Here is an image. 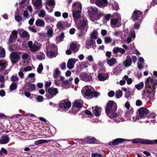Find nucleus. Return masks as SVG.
Returning <instances> with one entry per match:
<instances>
[{"instance_id": "obj_50", "label": "nucleus", "mask_w": 157, "mask_h": 157, "mask_svg": "<svg viewBox=\"0 0 157 157\" xmlns=\"http://www.w3.org/2000/svg\"><path fill=\"white\" fill-rule=\"evenodd\" d=\"M47 5L49 6H54L55 5V2L54 0H49L47 2Z\"/></svg>"}, {"instance_id": "obj_35", "label": "nucleus", "mask_w": 157, "mask_h": 157, "mask_svg": "<svg viewBox=\"0 0 157 157\" xmlns=\"http://www.w3.org/2000/svg\"><path fill=\"white\" fill-rule=\"evenodd\" d=\"M6 61L5 60H2L0 61V69H5L7 66Z\"/></svg>"}, {"instance_id": "obj_61", "label": "nucleus", "mask_w": 157, "mask_h": 157, "mask_svg": "<svg viewBox=\"0 0 157 157\" xmlns=\"http://www.w3.org/2000/svg\"><path fill=\"white\" fill-rule=\"evenodd\" d=\"M86 59L87 60H88L90 62H93L94 60L93 57L91 55H89L86 58Z\"/></svg>"}, {"instance_id": "obj_6", "label": "nucleus", "mask_w": 157, "mask_h": 157, "mask_svg": "<svg viewBox=\"0 0 157 157\" xmlns=\"http://www.w3.org/2000/svg\"><path fill=\"white\" fill-rule=\"evenodd\" d=\"M28 45L30 50L32 52H36L39 50L40 48V44L37 42H35L33 44L32 41H29L28 43Z\"/></svg>"}, {"instance_id": "obj_55", "label": "nucleus", "mask_w": 157, "mask_h": 157, "mask_svg": "<svg viewBox=\"0 0 157 157\" xmlns=\"http://www.w3.org/2000/svg\"><path fill=\"white\" fill-rule=\"evenodd\" d=\"M23 16L24 17L26 18V19H28L29 18V16L27 10H25L23 12Z\"/></svg>"}, {"instance_id": "obj_26", "label": "nucleus", "mask_w": 157, "mask_h": 157, "mask_svg": "<svg viewBox=\"0 0 157 157\" xmlns=\"http://www.w3.org/2000/svg\"><path fill=\"white\" fill-rule=\"evenodd\" d=\"M48 92L50 95L54 96L58 93V91L56 88H50L48 90Z\"/></svg>"}, {"instance_id": "obj_4", "label": "nucleus", "mask_w": 157, "mask_h": 157, "mask_svg": "<svg viewBox=\"0 0 157 157\" xmlns=\"http://www.w3.org/2000/svg\"><path fill=\"white\" fill-rule=\"evenodd\" d=\"M121 16L117 13H115L112 16L110 19V25L113 28L118 27L121 25Z\"/></svg>"}, {"instance_id": "obj_59", "label": "nucleus", "mask_w": 157, "mask_h": 157, "mask_svg": "<svg viewBox=\"0 0 157 157\" xmlns=\"http://www.w3.org/2000/svg\"><path fill=\"white\" fill-rule=\"evenodd\" d=\"M91 156L92 157H102V155L101 154L95 153L92 154Z\"/></svg>"}, {"instance_id": "obj_10", "label": "nucleus", "mask_w": 157, "mask_h": 157, "mask_svg": "<svg viewBox=\"0 0 157 157\" xmlns=\"http://www.w3.org/2000/svg\"><path fill=\"white\" fill-rule=\"evenodd\" d=\"M144 59L142 57H140L137 63L138 69L147 68V66L144 63Z\"/></svg>"}, {"instance_id": "obj_18", "label": "nucleus", "mask_w": 157, "mask_h": 157, "mask_svg": "<svg viewBox=\"0 0 157 157\" xmlns=\"http://www.w3.org/2000/svg\"><path fill=\"white\" fill-rule=\"evenodd\" d=\"M82 4L79 2H74L72 6V10H77L78 11H81L82 10Z\"/></svg>"}, {"instance_id": "obj_32", "label": "nucleus", "mask_w": 157, "mask_h": 157, "mask_svg": "<svg viewBox=\"0 0 157 157\" xmlns=\"http://www.w3.org/2000/svg\"><path fill=\"white\" fill-rule=\"evenodd\" d=\"M47 55L50 58H52L55 57L56 55L55 54V52L54 51H47Z\"/></svg>"}, {"instance_id": "obj_34", "label": "nucleus", "mask_w": 157, "mask_h": 157, "mask_svg": "<svg viewBox=\"0 0 157 157\" xmlns=\"http://www.w3.org/2000/svg\"><path fill=\"white\" fill-rule=\"evenodd\" d=\"M44 19L47 22H53L54 21V18L48 15H46L44 17Z\"/></svg>"}, {"instance_id": "obj_20", "label": "nucleus", "mask_w": 157, "mask_h": 157, "mask_svg": "<svg viewBox=\"0 0 157 157\" xmlns=\"http://www.w3.org/2000/svg\"><path fill=\"white\" fill-rule=\"evenodd\" d=\"M17 36V33L16 31L13 30L12 31L9 40V43H10L13 40H15Z\"/></svg>"}, {"instance_id": "obj_24", "label": "nucleus", "mask_w": 157, "mask_h": 157, "mask_svg": "<svg viewBox=\"0 0 157 157\" xmlns=\"http://www.w3.org/2000/svg\"><path fill=\"white\" fill-rule=\"evenodd\" d=\"M35 25L37 26L43 27L45 25V23L43 20L39 18L36 20Z\"/></svg>"}, {"instance_id": "obj_33", "label": "nucleus", "mask_w": 157, "mask_h": 157, "mask_svg": "<svg viewBox=\"0 0 157 157\" xmlns=\"http://www.w3.org/2000/svg\"><path fill=\"white\" fill-rule=\"evenodd\" d=\"M38 16L40 17L44 18L46 16V13L44 10H39Z\"/></svg>"}, {"instance_id": "obj_43", "label": "nucleus", "mask_w": 157, "mask_h": 157, "mask_svg": "<svg viewBox=\"0 0 157 157\" xmlns=\"http://www.w3.org/2000/svg\"><path fill=\"white\" fill-rule=\"evenodd\" d=\"M7 154V151L4 148H2L0 150V155L2 156H4Z\"/></svg>"}, {"instance_id": "obj_31", "label": "nucleus", "mask_w": 157, "mask_h": 157, "mask_svg": "<svg viewBox=\"0 0 157 157\" xmlns=\"http://www.w3.org/2000/svg\"><path fill=\"white\" fill-rule=\"evenodd\" d=\"M47 51H56L57 48L56 45L54 44H51L48 46L47 47Z\"/></svg>"}, {"instance_id": "obj_57", "label": "nucleus", "mask_w": 157, "mask_h": 157, "mask_svg": "<svg viewBox=\"0 0 157 157\" xmlns=\"http://www.w3.org/2000/svg\"><path fill=\"white\" fill-rule=\"evenodd\" d=\"M57 26L58 29H62L63 27L62 22L61 21H59L57 24Z\"/></svg>"}, {"instance_id": "obj_17", "label": "nucleus", "mask_w": 157, "mask_h": 157, "mask_svg": "<svg viewBox=\"0 0 157 157\" xmlns=\"http://www.w3.org/2000/svg\"><path fill=\"white\" fill-rule=\"evenodd\" d=\"M71 104L70 102L62 101L59 104L61 107H63L65 109L69 108L71 106Z\"/></svg>"}, {"instance_id": "obj_11", "label": "nucleus", "mask_w": 157, "mask_h": 157, "mask_svg": "<svg viewBox=\"0 0 157 157\" xmlns=\"http://www.w3.org/2000/svg\"><path fill=\"white\" fill-rule=\"evenodd\" d=\"M10 59L11 62L13 63H16L17 60H19V56L16 52H13L11 53L10 56Z\"/></svg>"}, {"instance_id": "obj_53", "label": "nucleus", "mask_w": 157, "mask_h": 157, "mask_svg": "<svg viewBox=\"0 0 157 157\" xmlns=\"http://www.w3.org/2000/svg\"><path fill=\"white\" fill-rule=\"evenodd\" d=\"M26 2H28L29 1L27 0H23L19 3V5L20 7H23V8H24L25 7L24 5H25V3Z\"/></svg>"}, {"instance_id": "obj_62", "label": "nucleus", "mask_w": 157, "mask_h": 157, "mask_svg": "<svg viewBox=\"0 0 157 157\" xmlns=\"http://www.w3.org/2000/svg\"><path fill=\"white\" fill-rule=\"evenodd\" d=\"M64 35L63 33H62L57 38V39L61 41L64 38Z\"/></svg>"}, {"instance_id": "obj_46", "label": "nucleus", "mask_w": 157, "mask_h": 157, "mask_svg": "<svg viewBox=\"0 0 157 157\" xmlns=\"http://www.w3.org/2000/svg\"><path fill=\"white\" fill-rule=\"evenodd\" d=\"M45 56L44 53H40L37 56V58L39 60H42L45 59Z\"/></svg>"}, {"instance_id": "obj_44", "label": "nucleus", "mask_w": 157, "mask_h": 157, "mask_svg": "<svg viewBox=\"0 0 157 157\" xmlns=\"http://www.w3.org/2000/svg\"><path fill=\"white\" fill-rule=\"evenodd\" d=\"M123 32L121 31H117L114 32V35L116 37H121L123 35Z\"/></svg>"}, {"instance_id": "obj_47", "label": "nucleus", "mask_w": 157, "mask_h": 157, "mask_svg": "<svg viewBox=\"0 0 157 157\" xmlns=\"http://www.w3.org/2000/svg\"><path fill=\"white\" fill-rule=\"evenodd\" d=\"M5 56V49L1 48H0V57L3 58Z\"/></svg>"}, {"instance_id": "obj_58", "label": "nucleus", "mask_w": 157, "mask_h": 157, "mask_svg": "<svg viewBox=\"0 0 157 157\" xmlns=\"http://www.w3.org/2000/svg\"><path fill=\"white\" fill-rule=\"evenodd\" d=\"M29 36V35L28 33L25 31L23 32L21 34V36L23 37H27Z\"/></svg>"}, {"instance_id": "obj_8", "label": "nucleus", "mask_w": 157, "mask_h": 157, "mask_svg": "<svg viewBox=\"0 0 157 157\" xmlns=\"http://www.w3.org/2000/svg\"><path fill=\"white\" fill-rule=\"evenodd\" d=\"M142 12L139 10L135 11L132 13V18L134 21L140 19L141 17Z\"/></svg>"}, {"instance_id": "obj_36", "label": "nucleus", "mask_w": 157, "mask_h": 157, "mask_svg": "<svg viewBox=\"0 0 157 157\" xmlns=\"http://www.w3.org/2000/svg\"><path fill=\"white\" fill-rule=\"evenodd\" d=\"M110 4H111L113 9L115 10H117L119 7L117 3L115 2L112 1L110 2Z\"/></svg>"}, {"instance_id": "obj_12", "label": "nucleus", "mask_w": 157, "mask_h": 157, "mask_svg": "<svg viewBox=\"0 0 157 157\" xmlns=\"http://www.w3.org/2000/svg\"><path fill=\"white\" fill-rule=\"evenodd\" d=\"M78 59H71L68 61L67 67L68 69H73L74 67V65Z\"/></svg>"}, {"instance_id": "obj_45", "label": "nucleus", "mask_w": 157, "mask_h": 157, "mask_svg": "<svg viewBox=\"0 0 157 157\" xmlns=\"http://www.w3.org/2000/svg\"><path fill=\"white\" fill-rule=\"evenodd\" d=\"M118 116L114 117H113L112 118L113 119L114 121L116 122H119L121 121L123 122L124 121V119L123 118L121 117H120V118H118V120H117V118L116 117Z\"/></svg>"}, {"instance_id": "obj_37", "label": "nucleus", "mask_w": 157, "mask_h": 157, "mask_svg": "<svg viewBox=\"0 0 157 157\" xmlns=\"http://www.w3.org/2000/svg\"><path fill=\"white\" fill-rule=\"evenodd\" d=\"M116 61V59L114 58H112L110 59L107 60V63L110 66H112L113 65Z\"/></svg>"}, {"instance_id": "obj_5", "label": "nucleus", "mask_w": 157, "mask_h": 157, "mask_svg": "<svg viewBox=\"0 0 157 157\" xmlns=\"http://www.w3.org/2000/svg\"><path fill=\"white\" fill-rule=\"evenodd\" d=\"M86 90L85 95L89 96H91V98L95 97H97L100 95V93L96 91H95L93 88L90 89L88 88V86H85L82 90V92Z\"/></svg>"}, {"instance_id": "obj_40", "label": "nucleus", "mask_w": 157, "mask_h": 157, "mask_svg": "<svg viewBox=\"0 0 157 157\" xmlns=\"http://www.w3.org/2000/svg\"><path fill=\"white\" fill-rule=\"evenodd\" d=\"M15 20L17 22H19L22 21V18L21 16L17 15V13H15Z\"/></svg>"}, {"instance_id": "obj_63", "label": "nucleus", "mask_w": 157, "mask_h": 157, "mask_svg": "<svg viewBox=\"0 0 157 157\" xmlns=\"http://www.w3.org/2000/svg\"><path fill=\"white\" fill-rule=\"evenodd\" d=\"M119 48L117 47H115L113 49V52L114 54H116L119 52Z\"/></svg>"}, {"instance_id": "obj_13", "label": "nucleus", "mask_w": 157, "mask_h": 157, "mask_svg": "<svg viewBox=\"0 0 157 157\" xmlns=\"http://www.w3.org/2000/svg\"><path fill=\"white\" fill-rule=\"evenodd\" d=\"M140 143L144 144H157V140H151L147 139L142 140L139 141Z\"/></svg>"}, {"instance_id": "obj_49", "label": "nucleus", "mask_w": 157, "mask_h": 157, "mask_svg": "<svg viewBox=\"0 0 157 157\" xmlns=\"http://www.w3.org/2000/svg\"><path fill=\"white\" fill-rule=\"evenodd\" d=\"M124 78L127 80V83L128 84L130 85L132 83V79L131 78H128V77L127 75H124Z\"/></svg>"}, {"instance_id": "obj_39", "label": "nucleus", "mask_w": 157, "mask_h": 157, "mask_svg": "<svg viewBox=\"0 0 157 157\" xmlns=\"http://www.w3.org/2000/svg\"><path fill=\"white\" fill-rule=\"evenodd\" d=\"M70 48L72 50L74 51L75 52H77L78 50V49H77L76 45L74 43H72L70 44Z\"/></svg>"}, {"instance_id": "obj_38", "label": "nucleus", "mask_w": 157, "mask_h": 157, "mask_svg": "<svg viewBox=\"0 0 157 157\" xmlns=\"http://www.w3.org/2000/svg\"><path fill=\"white\" fill-rule=\"evenodd\" d=\"M98 32L97 31H94L91 35V39L94 40L97 39L98 37Z\"/></svg>"}, {"instance_id": "obj_2", "label": "nucleus", "mask_w": 157, "mask_h": 157, "mask_svg": "<svg viewBox=\"0 0 157 157\" xmlns=\"http://www.w3.org/2000/svg\"><path fill=\"white\" fill-rule=\"evenodd\" d=\"M153 82V79L150 77L147 78L145 82V85L146 86L148 87L147 88V95L148 97L150 98L153 99L154 96L155 94V88L153 86H151Z\"/></svg>"}, {"instance_id": "obj_48", "label": "nucleus", "mask_w": 157, "mask_h": 157, "mask_svg": "<svg viewBox=\"0 0 157 157\" xmlns=\"http://www.w3.org/2000/svg\"><path fill=\"white\" fill-rule=\"evenodd\" d=\"M122 91L120 90H117L116 93V96L117 98H119L122 96Z\"/></svg>"}, {"instance_id": "obj_1", "label": "nucleus", "mask_w": 157, "mask_h": 157, "mask_svg": "<svg viewBox=\"0 0 157 157\" xmlns=\"http://www.w3.org/2000/svg\"><path fill=\"white\" fill-rule=\"evenodd\" d=\"M116 103L113 101H110L107 104L105 109L106 113L108 117L112 118L118 116V114L115 113L117 109Z\"/></svg>"}, {"instance_id": "obj_16", "label": "nucleus", "mask_w": 157, "mask_h": 157, "mask_svg": "<svg viewBox=\"0 0 157 157\" xmlns=\"http://www.w3.org/2000/svg\"><path fill=\"white\" fill-rule=\"evenodd\" d=\"M140 117L142 118L145 117L148 113V110L144 108H141L138 110Z\"/></svg>"}, {"instance_id": "obj_30", "label": "nucleus", "mask_w": 157, "mask_h": 157, "mask_svg": "<svg viewBox=\"0 0 157 157\" xmlns=\"http://www.w3.org/2000/svg\"><path fill=\"white\" fill-rule=\"evenodd\" d=\"M73 16L75 20V21L76 20L78 19L80 16V13L81 11H78L77 10H73Z\"/></svg>"}, {"instance_id": "obj_56", "label": "nucleus", "mask_w": 157, "mask_h": 157, "mask_svg": "<svg viewBox=\"0 0 157 157\" xmlns=\"http://www.w3.org/2000/svg\"><path fill=\"white\" fill-rule=\"evenodd\" d=\"M53 32L52 29L50 30H48L47 34L48 36L49 37H52V35Z\"/></svg>"}, {"instance_id": "obj_28", "label": "nucleus", "mask_w": 157, "mask_h": 157, "mask_svg": "<svg viewBox=\"0 0 157 157\" xmlns=\"http://www.w3.org/2000/svg\"><path fill=\"white\" fill-rule=\"evenodd\" d=\"M83 102L82 100H76L74 101V105L77 108H82Z\"/></svg>"}, {"instance_id": "obj_19", "label": "nucleus", "mask_w": 157, "mask_h": 157, "mask_svg": "<svg viewBox=\"0 0 157 157\" xmlns=\"http://www.w3.org/2000/svg\"><path fill=\"white\" fill-rule=\"evenodd\" d=\"M108 78V75L106 73H99L98 75L99 80L101 81H105Z\"/></svg>"}, {"instance_id": "obj_27", "label": "nucleus", "mask_w": 157, "mask_h": 157, "mask_svg": "<svg viewBox=\"0 0 157 157\" xmlns=\"http://www.w3.org/2000/svg\"><path fill=\"white\" fill-rule=\"evenodd\" d=\"M9 141V137L7 136H2L0 139V144H6L8 143Z\"/></svg>"}, {"instance_id": "obj_25", "label": "nucleus", "mask_w": 157, "mask_h": 157, "mask_svg": "<svg viewBox=\"0 0 157 157\" xmlns=\"http://www.w3.org/2000/svg\"><path fill=\"white\" fill-rule=\"evenodd\" d=\"M92 109L93 113L96 116H98L100 115L101 111V108L100 107H93Z\"/></svg>"}, {"instance_id": "obj_60", "label": "nucleus", "mask_w": 157, "mask_h": 157, "mask_svg": "<svg viewBox=\"0 0 157 157\" xmlns=\"http://www.w3.org/2000/svg\"><path fill=\"white\" fill-rule=\"evenodd\" d=\"M130 34L131 35V36L132 37V38H133V39L135 38V33L133 29H132L130 30Z\"/></svg>"}, {"instance_id": "obj_64", "label": "nucleus", "mask_w": 157, "mask_h": 157, "mask_svg": "<svg viewBox=\"0 0 157 157\" xmlns=\"http://www.w3.org/2000/svg\"><path fill=\"white\" fill-rule=\"evenodd\" d=\"M105 41L106 44L110 43L111 42V39L110 37H106L105 39Z\"/></svg>"}, {"instance_id": "obj_22", "label": "nucleus", "mask_w": 157, "mask_h": 157, "mask_svg": "<svg viewBox=\"0 0 157 157\" xmlns=\"http://www.w3.org/2000/svg\"><path fill=\"white\" fill-rule=\"evenodd\" d=\"M96 141V139L94 137H87L84 139V143L86 142L89 144H93Z\"/></svg>"}, {"instance_id": "obj_29", "label": "nucleus", "mask_w": 157, "mask_h": 157, "mask_svg": "<svg viewBox=\"0 0 157 157\" xmlns=\"http://www.w3.org/2000/svg\"><path fill=\"white\" fill-rule=\"evenodd\" d=\"M52 140H37L35 142V144L36 145L39 144H42L45 143H48L52 141Z\"/></svg>"}, {"instance_id": "obj_7", "label": "nucleus", "mask_w": 157, "mask_h": 157, "mask_svg": "<svg viewBox=\"0 0 157 157\" xmlns=\"http://www.w3.org/2000/svg\"><path fill=\"white\" fill-rule=\"evenodd\" d=\"M86 22L82 20L80 21V25L78 26V29L82 33H84L87 31L88 27L86 25Z\"/></svg>"}, {"instance_id": "obj_21", "label": "nucleus", "mask_w": 157, "mask_h": 157, "mask_svg": "<svg viewBox=\"0 0 157 157\" xmlns=\"http://www.w3.org/2000/svg\"><path fill=\"white\" fill-rule=\"evenodd\" d=\"M132 63L131 58L129 56H127L126 59L123 61V63L125 67H127L130 66Z\"/></svg>"}, {"instance_id": "obj_15", "label": "nucleus", "mask_w": 157, "mask_h": 157, "mask_svg": "<svg viewBox=\"0 0 157 157\" xmlns=\"http://www.w3.org/2000/svg\"><path fill=\"white\" fill-rule=\"evenodd\" d=\"M80 77L85 81H90L92 79V77L90 75H88L85 73L81 74Z\"/></svg>"}, {"instance_id": "obj_3", "label": "nucleus", "mask_w": 157, "mask_h": 157, "mask_svg": "<svg viewBox=\"0 0 157 157\" xmlns=\"http://www.w3.org/2000/svg\"><path fill=\"white\" fill-rule=\"evenodd\" d=\"M89 12L90 20L93 21L98 20L102 15V13L98 11V9L95 7H90Z\"/></svg>"}, {"instance_id": "obj_23", "label": "nucleus", "mask_w": 157, "mask_h": 157, "mask_svg": "<svg viewBox=\"0 0 157 157\" xmlns=\"http://www.w3.org/2000/svg\"><path fill=\"white\" fill-rule=\"evenodd\" d=\"M41 0H36L35 2H33V4L36 9H41L42 6Z\"/></svg>"}, {"instance_id": "obj_42", "label": "nucleus", "mask_w": 157, "mask_h": 157, "mask_svg": "<svg viewBox=\"0 0 157 157\" xmlns=\"http://www.w3.org/2000/svg\"><path fill=\"white\" fill-rule=\"evenodd\" d=\"M60 71L58 69H56L54 71L53 76L54 78H57L60 76Z\"/></svg>"}, {"instance_id": "obj_52", "label": "nucleus", "mask_w": 157, "mask_h": 157, "mask_svg": "<svg viewBox=\"0 0 157 157\" xmlns=\"http://www.w3.org/2000/svg\"><path fill=\"white\" fill-rule=\"evenodd\" d=\"M94 44L93 40L91 39L87 40L86 41V45L87 46H91Z\"/></svg>"}, {"instance_id": "obj_9", "label": "nucleus", "mask_w": 157, "mask_h": 157, "mask_svg": "<svg viewBox=\"0 0 157 157\" xmlns=\"http://www.w3.org/2000/svg\"><path fill=\"white\" fill-rule=\"evenodd\" d=\"M95 3L98 6L101 7H105L108 5L107 0H96Z\"/></svg>"}, {"instance_id": "obj_54", "label": "nucleus", "mask_w": 157, "mask_h": 157, "mask_svg": "<svg viewBox=\"0 0 157 157\" xmlns=\"http://www.w3.org/2000/svg\"><path fill=\"white\" fill-rule=\"evenodd\" d=\"M28 88L29 91H32L35 90V86L34 84H31L29 85Z\"/></svg>"}, {"instance_id": "obj_41", "label": "nucleus", "mask_w": 157, "mask_h": 157, "mask_svg": "<svg viewBox=\"0 0 157 157\" xmlns=\"http://www.w3.org/2000/svg\"><path fill=\"white\" fill-rule=\"evenodd\" d=\"M144 83L142 82H141L138 84L136 85L135 87L138 90H139L142 89L144 87Z\"/></svg>"}, {"instance_id": "obj_51", "label": "nucleus", "mask_w": 157, "mask_h": 157, "mask_svg": "<svg viewBox=\"0 0 157 157\" xmlns=\"http://www.w3.org/2000/svg\"><path fill=\"white\" fill-rule=\"evenodd\" d=\"M17 88V85L15 83H12L10 86V90L11 91L16 89Z\"/></svg>"}, {"instance_id": "obj_14", "label": "nucleus", "mask_w": 157, "mask_h": 157, "mask_svg": "<svg viewBox=\"0 0 157 157\" xmlns=\"http://www.w3.org/2000/svg\"><path fill=\"white\" fill-rule=\"evenodd\" d=\"M125 141H126L125 139L117 138L113 140L112 141L110 142L109 143V145H117Z\"/></svg>"}]
</instances>
